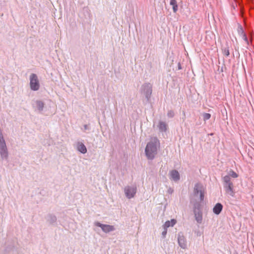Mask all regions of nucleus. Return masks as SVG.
<instances>
[{"instance_id": "f257e3e1", "label": "nucleus", "mask_w": 254, "mask_h": 254, "mask_svg": "<svg viewBox=\"0 0 254 254\" xmlns=\"http://www.w3.org/2000/svg\"><path fill=\"white\" fill-rule=\"evenodd\" d=\"M158 140L155 139L153 141L149 142L145 147V153L148 159L153 160L157 154Z\"/></svg>"}, {"instance_id": "f03ea898", "label": "nucleus", "mask_w": 254, "mask_h": 254, "mask_svg": "<svg viewBox=\"0 0 254 254\" xmlns=\"http://www.w3.org/2000/svg\"><path fill=\"white\" fill-rule=\"evenodd\" d=\"M193 212L195 221L198 224H201L203 221L201 205L196 202L193 204Z\"/></svg>"}, {"instance_id": "7ed1b4c3", "label": "nucleus", "mask_w": 254, "mask_h": 254, "mask_svg": "<svg viewBox=\"0 0 254 254\" xmlns=\"http://www.w3.org/2000/svg\"><path fill=\"white\" fill-rule=\"evenodd\" d=\"M141 92L145 96L147 101H149L152 92V85L149 83L143 84L141 87Z\"/></svg>"}, {"instance_id": "20e7f679", "label": "nucleus", "mask_w": 254, "mask_h": 254, "mask_svg": "<svg viewBox=\"0 0 254 254\" xmlns=\"http://www.w3.org/2000/svg\"><path fill=\"white\" fill-rule=\"evenodd\" d=\"M30 87L33 91H37L40 88V83L37 75L32 73L30 75Z\"/></svg>"}, {"instance_id": "39448f33", "label": "nucleus", "mask_w": 254, "mask_h": 254, "mask_svg": "<svg viewBox=\"0 0 254 254\" xmlns=\"http://www.w3.org/2000/svg\"><path fill=\"white\" fill-rule=\"evenodd\" d=\"M124 191L126 197L130 199L133 197L136 193V187L135 186H127L124 189Z\"/></svg>"}, {"instance_id": "423d86ee", "label": "nucleus", "mask_w": 254, "mask_h": 254, "mask_svg": "<svg viewBox=\"0 0 254 254\" xmlns=\"http://www.w3.org/2000/svg\"><path fill=\"white\" fill-rule=\"evenodd\" d=\"M94 224L95 226L100 227L102 230L106 233H109L115 230L114 226L112 225L103 224L98 221L95 222Z\"/></svg>"}, {"instance_id": "0eeeda50", "label": "nucleus", "mask_w": 254, "mask_h": 254, "mask_svg": "<svg viewBox=\"0 0 254 254\" xmlns=\"http://www.w3.org/2000/svg\"><path fill=\"white\" fill-rule=\"evenodd\" d=\"M178 242L179 246L182 249H186L187 248V240L182 232L178 233Z\"/></svg>"}, {"instance_id": "6e6552de", "label": "nucleus", "mask_w": 254, "mask_h": 254, "mask_svg": "<svg viewBox=\"0 0 254 254\" xmlns=\"http://www.w3.org/2000/svg\"><path fill=\"white\" fill-rule=\"evenodd\" d=\"M170 179L174 182H178L180 179V175L179 173L176 170H171L170 173Z\"/></svg>"}, {"instance_id": "1a4fd4ad", "label": "nucleus", "mask_w": 254, "mask_h": 254, "mask_svg": "<svg viewBox=\"0 0 254 254\" xmlns=\"http://www.w3.org/2000/svg\"><path fill=\"white\" fill-rule=\"evenodd\" d=\"M0 155L2 160H7L8 157V152L6 146L0 147Z\"/></svg>"}, {"instance_id": "9d476101", "label": "nucleus", "mask_w": 254, "mask_h": 254, "mask_svg": "<svg viewBox=\"0 0 254 254\" xmlns=\"http://www.w3.org/2000/svg\"><path fill=\"white\" fill-rule=\"evenodd\" d=\"M44 105V103L41 100H36L33 104V107H35L39 112L43 111Z\"/></svg>"}, {"instance_id": "9b49d317", "label": "nucleus", "mask_w": 254, "mask_h": 254, "mask_svg": "<svg viewBox=\"0 0 254 254\" xmlns=\"http://www.w3.org/2000/svg\"><path fill=\"white\" fill-rule=\"evenodd\" d=\"M225 190L226 192L231 196H234L235 192L233 189V184H229L228 185H224Z\"/></svg>"}, {"instance_id": "f8f14e48", "label": "nucleus", "mask_w": 254, "mask_h": 254, "mask_svg": "<svg viewBox=\"0 0 254 254\" xmlns=\"http://www.w3.org/2000/svg\"><path fill=\"white\" fill-rule=\"evenodd\" d=\"M223 205L220 203H217L215 204L213 208V212L216 215H219L222 211Z\"/></svg>"}, {"instance_id": "ddd939ff", "label": "nucleus", "mask_w": 254, "mask_h": 254, "mask_svg": "<svg viewBox=\"0 0 254 254\" xmlns=\"http://www.w3.org/2000/svg\"><path fill=\"white\" fill-rule=\"evenodd\" d=\"M77 150L82 154H85L87 152V148L85 145L82 142H78L77 144Z\"/></svg>"}, {"instance_id": "4468645a", "label": "nucleus", "mask_w": 254, "mask_h": 254, "mask_svg": "<svg viewBox=\"0 0 254 254\" xmlns=\"http://www.w3.org/2000/svg\"><path fill=\"white\" fill-rule=\"evenodd\" d=\"M202 186L199 183H197L194 185V194L195 196H197L200 192L202 191Z\"/></svg>"}, {"instance_id": "2eb2a0df", "label": "nucleus", "mask_w": 254, "mask_h": 254, "mask_svg": "<svg viewBox=\"0 0 254 254\" xmlns=\"http://www.w3.org/2000/svg\"><path fill=\"white\" fill-rule=\"evenodd\" d=\"M47 221L52 225H55L56 224L57 222V217L53 214H49L48 215L47 217Z\"/></svg>"}, {"instance_id": "dca6fc26", "label": "nucleus", "mask_w": 254, "mask_h": 254, "mask_svg": "<svg viewBox=\"0 0 254 254\" xmlns=\"http://www.w3.org/2000/svg\"><path fill=\"white\" fill-rule=\"evenodd\" d=\"M170 4L172 6L173 12L176 13L178 10V6L176 0H170Z\"/></svg>"}, {"instance_id": "f3484780", "label": "nucleus", "mask_w": 254, "mask_h": 254, "mask_svg": "<svg viewBox=\"0 0 254 254\" xmlns=\"http://www.w3.org/2000/svg\"><path fill=\"white\" fill-rule=\"evenodd\" d=\"M158 127L159 130L161 132H165L167 130V125L164 122L160 121Z\"/></svg>"}, {"instance_id": "a211bd4d", "label": "nucleus", "mask_w": 254, "mask_h": 254, "mask_svg": "<svg viewBox=\"0 0 254 254\" xmlns=\"http://www.w3.org/2000/svg\"><path fill=\"white\" fill-rule=\"evenodd\" d=\"M6 146L5 140L3 138L1 130L0 129V147Z\"/></svg>"}, {"instance_id": "6ab92c4d", "label": "nucleus", "mask_w": 254, "mask_h": 254, "mask_svg": "<svg viewBox=\"0 0 254 254\" xmlns=\"http://www.w3.org/2000/svg\"><path fill=\"white\" fill-rule=\"evenodd\" d=\"M223 182L224 183V185H228L229 184H233L231 182V178L230 177V176L226 175V176H224L223 178Z\"/></svg>"}, {"instance_id": "aec40b11", "label": "nucleus", "mask_w": 254, "mask_h": 254, "mask_svg": "<svg viewBox=\"0 0 254 254\" xmlns=\"http://www.w3.org/2000/svg\"><path fill=\"white\" fill-rule=\"evenodd\" d=\"M228 176L232 177L233 178H236L238 177V174L233 170H230L229 172Z\"/></svg>"}, {"instance_id": "412c9836", "label": "nucleus", "mask_w": 254, "mask_h": 254, "mask_svg": "<svg viewBox=\"0 0 254 254\" xmlns=\"http://www.w3.org/2000/svg\"><path fill=\"white\" fill-rule=\"evenodd\" d=\"M222 51H223V54L227 56V57H228L230 55V52H229V48L228 47H226V48H224L222 49Z\"/></svg>"}, {"instance_id": "4be33fe9", "label": "nucleus", "mask_w": 254, "mask_h": 254, "mask_svg": "<svg viewBox=\"0 0 254 254\" xmlns=\"http://www.w3.org/2000/svg\"><path fill=\"white\" fill-rule=\"evenodd\" d=\"M203 119L204 121L209 120L211 117V115L209 113H203L202 115Z\"/></svg>"}, {"instance_id": "5701e85b", "label": "nucleus", "mask_w": 254, "mask_h": 254, "mask_svg": "<svg viewBox=\"0 0 254 254\" xmlns=\"http://www.w3.org/2000/svg\"><path fill=\"white\" fill-rule=\"evenodd\" d=\"M6 254H18V252L17 251V249L13 247Z\"/></svg>"}, {"instance_id": "b1692460", "label": "nucleus", "mask_w": 254, "mask_h": 254, "mask_svg": "<svg viewBox=\"0 0 254 254\" xmlns=\"http://www.w3.org/2000/svg\"><path fill=\"white\" fill-rule=\"evenodd\" d=\"M171 226L170 221H167L165 222V224L163 225V227L164 229H167L169 227Z\"/></svg>"}, {"instance_id": "393cba45", "label": "nucleus", "mask_w": 254, "mask_h": 254, "mask_svg": "<svg viewBox=\"0 0 254 254\" xmlns=\"http://www.w3.org/2000/svg\"><path fill=\"white\" fill-rule=\"evenodd\" d=\"M175 115L174 112L172 110H170L168 112L167 116L169 118H173Z\"/></svg>"}, {"instance_id": "a878e982", "label": "nucleus", "mask_w": 254, "mask_h": 254, "mask_svg": "<svg viewBox=\"0 0 254 254\" xmlns=\"http://www.w3.org/2000/svg\"><path fill=\"white\" fill-rule=\"evenodd\" d=\"M242 38L244 39V40L248 44H249V40L247 37V35L245 33H243L242 35Z\"/></svg>"}, {"instance_id": "bb28decb", "label": "nucleus", "mask_w": 254, "mask_h": 254, "mask_svg": "<svg viewBox=\"0 0 254 254\" xmlns=\"http://www.w3.org/2000/svg\"><path fill=\"white\" fill-rule=\"evenodd\" d=\"M199 194L200 201H203L204 197V193L203 191L200 192V193H199Z\"/></svg>"}, {"instance_id": "cd10ccee", "label": "nucleus", "mask_w": 254, "mask_h": 254, "mask_svg": "<svg viewBox=\"0 0 254 254\" xmlns=\"http://www.w3.org/2000/svg\"><path fill=\"white\" fill-rule=\"evenodd\" d=\"M167 233V229H164L163 231L162 232V237L163 238H165L166 237V235Z\"/></svg>"}, {"instance_id": "c85d7f7f", "label": "nucleus", "mask_w": 254, "mask_h": 254, "mask_svg": "<svg viewBox=\"0 0 254 254\" xmlns=\"http://www.w3.org/2000/svg\"><path fill=\"white\" fill-rule=\"evenodd\" d=\"M170 222L171 227H173L176 223L177 221L175 219H171V221H170Z\"/></svg>"}, {"instance_id": "c756f323", "label": "nucleus", "mask_w": 254, "mask_h": 254, "mask_svg": "<svg viewBox=\"0 0 254 254\" xmlns=\"http://www.w3.org/2000/svg\"><path fill=\"white\" fill-rule=\"evenodd\" d=\"M238 32H239V33H241L242 35H243V33H245V32H244V31L243 30V29L242 27V26H240V29L238 30Z\"/></svg>"}, {"instance_id": "7c9ffc66", "label": "nucleus", "mask_w": 254, "mask_h": 254, "mask_svg": "<svg viewBox=\"0 0 254 254\" xmlns=\"http://www.w3.org/2000/svg\"><path fill=\"white\" fill-rule=\"evenodd\" d=\"M83 128H84V130H89V127H88V126L87 125H84V126H83Z\"/></svg>"}, {"instance_id": "2f4dec72", "label": "nucleus", "mask_w": 254, "mask_h": 254, "mask_svg": "<svg viewBox=\"0 0 254 254\" xmlns=\"http://www.w3.org/2000/svg\"><path fill=\"white\" fill-rule=\"evenodd\" d=\"M173 192V190L171 188H169L168 190V192L170 194H172Z\"/></svg>"}, {"instance_id": "473e14b6", "label": "nucleus", "mask_w": 254, "mask_h": 254, "mask_svg": "<svg viewBox=\"0 0 254 254\" xmlns=\"http://www.w3.org/2000/svg\"><path fill=\"white\" fill-rule=\"evenodd\" d=\"M178 68L179 70L182 69V66H181V64L180 63H179L178 64Z\"/></svg>"}, {"instance_id": "72a5a7b5", "label": "nucleus", "mask_w": 254, "mask_h": 254, "mask_svg": "<svg viewBox=\"0 0 254 254\" xmlns=\"http://www.w3.org/2000/svg\"><path fill=\"white\" fill-rule=\"evenodd\" d=\"M164 1H165L166 0H164Z\"/></svg>"}]
</instances>
